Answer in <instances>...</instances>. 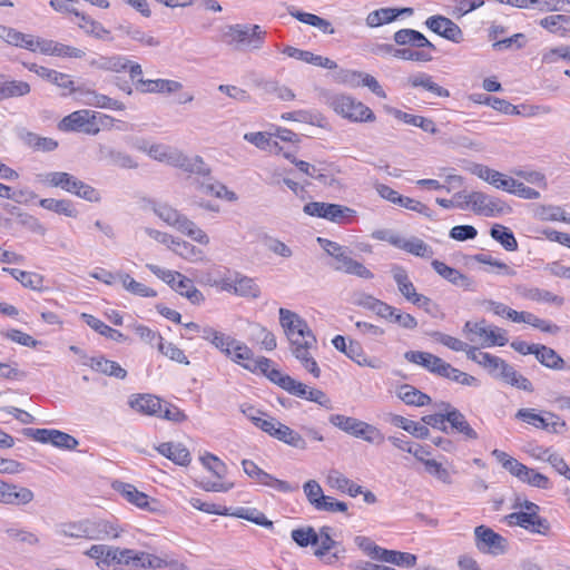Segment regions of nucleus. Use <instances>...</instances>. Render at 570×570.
<instances>
[{
    "instance_id": "obj_1",
    "label": "nucleus",
    "mask_w": 570,
    "mask_h": 570,
    "mask_svg": "<svg viewBox=\"0 0 570 570\" xmlns=\"http://www.w3.org/2000/svg\"><path fill=\"white\" fill-rule=\"evenodd\" d=\"M279 323L289 341L291 352L294 357H299L302 353L314 348L317 340L309 328L308 324L297 313L281 307Z\"/></svg>"
},
{
    "instance_id": "obj_2",
    "label": "nucleus",
    "mask_w": 570,
    "mask_h": 570,
    "mask_svg": "<svg viewBox=\"0 0 570 570\" xmlns=\"http://www.w3.org/2000/svg\"><path fill=\"white\" fill-rule=\"evenodd\" d=\"M393 40L399 46H411L413 48H397L395 58L415 62H430L433 60L435 46L420 31L414 29H400Z\"/></svg>"
},
{
    "instance_id": "obj_3",
    "label": "nucleus",
    "mask_w": 570,
    "mask_h": 570,
    "mask_svg": "<svg viewBox=\"0 0 570 570\" xmlns=\"http://www.w3.org/2000/svg\"><path fill=\"white\" fill-rule=\"evenodd\" d=\"M267 32L258 24L236 23L226 27L223 33L228 46L236 50L255 51L263 48Z\"/></svg>"
},
{
    "instance_id": "obj_4",
    "label": "nucleus",
    "mask_w": 570,
    "mask_h": 570,
    "mask_svg": "<svg viewBox=\"0 0 570 570\" xmlns=\"http://www.w3.org/2000/svg\"><path fill=\"white\" fill-rule=\"evenodd\" d=\"M317 243L327 255L335 259V264L333 265L335 271L355 275L364 279L374 277L373 273L367 267L350 256V250L346 247L322 237L317 238Z\"/></svg>"
},
{
    "instance_id": "obj_5",
    "label": "nucleus",
    "mask_w": 570,
    "mask_h": 570,
    "mask_svg": "<svg viewBox=\"0 0 570 570\" xmlns=\"http://www.w3.org/2000/svg\"><path fill=\"white\" fill-rule=\"evenodd\" d=\"M513 508H521L524 511L513 512L505 517L509 525H519L531 533L548 535L551 527L546 518L539 515V505L524 500L517 502Z\"/></svg>"
},
{
    "instance_id": "obj_6",
    "label": "nucleus",
    "mask_w": 570,
    "mask_h": 570,
    "mask_svg": "<svg viewBox=\"0 0 570 570\" xmlns=\"http://www.w3.org/2000/svg\"><path fill=\"white\" fill-rule=\"evenodd\" d=\"M154 213L167 225L175 227L178 232L187 235L194 242L202 245L209 243L207 234L197 227V225L180 214L177 209L167 204H158L154 206Z\"/></svg>"
},
{
    "instance_id": "obj_7",
    "label": "nucleus",
    "mask_w": 570,
    "mask_h": 570,
    "mask_svg": "<svg viewBox=\"0 0 570 570\" xmlns=\"http://www.w3.org/2000/svg\"><path fill=\"white\" fill-rule=\"evenodd\" d=\"M272 382L296 397L315 402L327 410L333 409L332 401L325 392L318 389L308 387L306 384L296 381L288 374H284L283 372H272Z\"/></svg>"
},
{
    "instance_id": "obj_8",
    "label": "nucleus",
    "mask_w": 570,
    "mask_h": 570,
    "mask_svg": "<svg viewBox=\"0 0 570 570\" xmlns=\"http://www.w3.org/2000/svg\"><path fill=\"white\" fill-rule=\"evenodd\" d=\"M328 106L341 117L353 122H372L374 112L363 102L345 94H334L327 98Z\"/></svg>"
},
{
    "instance_id": "obj_9",
    "label": "nucleus",
    "mask_w": 570,
    "mask_h": 570,
    "mask_svg": "<svg viewBox=\"0 0 570 570\" xmlns=\"http://www.w3.org/2000/svg\"><path fill=\"white\" fill-rule=\"evenodd\" d=\"M328 421L343 432L354 438L362 439L368 443L381 444L385 440L384 434L376 426L356 417L332 414Z\"/></svg>"
},
{
    "instance_id": "obj_10",
    "label": "nucleus",
    "mask_w": 570,
    "mask_h": 570,
    "mask_svg": "<svg viewBox=\"0 0 570 570\" xmlns=\"http://www.w3.org/2000/svg\"><path fill=\"white\" fill-rule=\"evenodd\" d=\"M454 197L463 199V203L458 204L461 209L471 206V209L475 214L487 217H493L511 210L501 199L489 196L482 191H472L470 194L456 193Z\"/></svg>"
},
{
    "instance_id": "obj_11",
    "label": "nucleus",
    "mask_w": 570,
    "mask_h": 570,
    "mask_svg": "<svg viewBox=\"0 0 570 570\" xmlns=\"http://www.w3.org/2000/svg\"><path fill=\"white\" fill-rule=\"evenodd\" d=\"M463 333L469 341L482 346H504L508 343L507 332L500 327L488 325L485 320L465 322Z\"/></svg>"
},
{
    "instance_id": "obj_12",
    "label": "nucleus",
    "mask_w": 570,
    "mask_h": 570,
    "mask_svg": "<svg viewBox=\"0 0 570 570\" xmlns=\"http://www.w3.org/2000/svg\"><path fill=\"white\" fill-rule=\"evenodd\" d=\"M234 362L240 364L244 368L250 372H261L272 382V372H281L277 368H274L273 361L261 356L258 358H254L253 351L245 345L236 341L235 345L232 348V355L229 356Z\"/></svg>"
},
{
    "instance_id": "obj_13",
    "label": "nucleus",
    "mask_w": 570,
    "mask_h": 570,
    "mask_svg": "<svg viewBox=\"0 0 570 570\" xmlns=\"http://www.w3.org/2000/svg\"><path fill=\"white\" fill-rule=\"evenodd\" d=\"M24 436L40 443H50L56 448L63 450H75L79 442L72 435L55 429H31L22 430Z\"/></svg>"
},
{
    "instance_id": "obj_14",
    "label": "nucleus",
    "mask_w": 570,
    "mask_h": 570,
    "mask_svg": "<svg viewBox=\"0 0 570 570\" xmlns=\"http://www.w3.org/2000/svg\"><path fill=\"white\" fill-rule=\"evenodd\" d=\"M58 128L61 131H82L88 135L99 132V127L96 122V114L87 109L77 110L63 117Z\"/></svg>"
},
{
    "instance_id": "obj_15",
    "label": "nucleus",
    "mask_w": 570,
    "mask_h": 570,
    "mask_svg": "<svg viewBox=\"0 0 570 570\" xmlns=\"http://www.w3.org/2000/svg\"><path fill=\"white\" fill-rule=\"evenodd\" d=\"M475 546L484 553L498 556L507 551V539L491 528L479 525L474 529Z\"/></svg>"
},
{
    "instance_id": "obj_16",
    "label": "nucleus",
    "mask_w": 570,
    "mask_h": 570,
    "mask_svg": "<svg viewBox=\"0 0 570 570\" xmlns=\"http://www.w3.org/2000/svg\"><path fill=\"white\" fill-rule=\"evenodd\" d=\"M244 472L253 479L255 482L272 488L278 492L287 493L294 491L296 488L292 487L288 482L276 479L272 474L262 470L255 462L252 460H243L242 461Z\"/></svg>"
},
{
    "instance_id": "obj_17",
    "label": "nucleus",
    "mask_w": 570,
    "mask_h": 570,
    "mask_svg": "<svg viewBox=\"0 0 570 570\" xmlns=\"http://www.w3.org/2000/svg\"><path fill=\"white\" fill-rule=\"evenodd\" d=\"M425 26L431 31L449 41L460 43L463 40V31L461 28L450 18L444 16L436 14L429 17L425 20Z\"/></svg>"
},
{
    "instance_id": "obj_18",
    "label": "nucleus",
    "mask_w": 570,
    "mask_h": 570,
    "mask_svg": "<svg viewBox=\"0 0 570 570\" xmlns=\"http://www.w3.org/2000/svg\"><path fill=\"white\" fill-rule=\"evenodd\" d=\"M440 410L446 411L449 428L462 434L465 440H476L479 438L476 431L469 424L465 415L449 402H441L436 405Z\"/></svg>"
},
{
    "instance_id": "obj_19",
    "label": "nucleus",
    "mask_w": 570,
    "mask_h": 570,
    "mask_svg": "<svg viewBox=\"0 0 570 570\" xmlns=\"http://www.w3.org/2000/svg\"><path fill=\"white\" fill-rule=\"evenodd\" d=\"M32 52L39 50L43 55L80 59L86 53L83 50L57 42L55 40L35 38Z\"/></svg>"
},
{
    "instance_id": "obj_20",
    "label": "nucleus",
    "mask_w": 570,
    "mask_h": 570,
    "mask_svg": "<svg viewBox=\"0 0 570 570\" xmlns=\"http://www.w3.org/2000/svg\"><path fill=\"white\" fill-rule=\"evenodd\" d=\"M75 95L77 100L82 102L83 105L96 107V108H106L112 110H124L125 105L116 99H112L106 95L98 94L95 90H91L86 87H77L75 90Z\"/></svg>"
},
{
    "instance_id": "obj_21",
    "label": "nucleus",
    "mask_w": 570,
    "mask_h": 570,
    "mask_svg": "<svg viewBox=\"0 0 570 570\" xmlns=\"http://www.w3.org/2000/svg\"><path fill=\"white\" fill-rule=\"evenodd\" d=\"M433 269L445 281L451 283L456 287H461L464 291L474 292L476 291V283L470 276L461 273L459 269H455L451 266H448L445 263L434 259L431 263Z\"/></svg>"
},
{
    "instance_id": "obj_22",
    "label": "nucleus",
    "mask_w": 570,
    "mask_h": 570,
    "mask_svg": "<svg viewBox=\"0 0 570 570\" xmlns=\"http://www.w3.org/2000/svg\"><path fill=\"white\" fill-rule=\"evenodd\" d=\"M128 405L137 413L149 416H160L163 411V401L153 394H134Z\"/></svg>"
},
{
    "instance_id": "obj_23",
    "label": "nucleus",
    "mask_w": 570,
    "mask_h": 570,
    "mask_svg": "<svg viewBox=\"0 0 570 570\" xmlns=\"http://www.w3.org/2000/svg\"><path fill=\"white\" fill-rule=\"evenodd\" d=\"M121 530L116 523L107 520L87 519V540H108L120 535Z\"/></svg>"
},
{
    "instance_id": "obj_24",
    "label": "nucleus",
    "mask_w": 570,
    "mask_h": 570,
    "mask_svg": "<svg viewBox=\"0 0 570 570\" xmlns=\"http://www.w3.org/2000/svg\"><path fill=\"white\" fill-rule=\"evenodd\" d=\"M181 88V82L169 79L139 78L136 81V89L142 94H173Z\"/></svg>"
},
{
    "instance_id": "obj_25",
    "label": "nucleus",
    "mask_w": 570,
    "mask_h": 570,
    "mask_svg": "<svg viewBox=\"0 0 570 570\" xmlns=\"http://www.w3.org/2000/svg\"><path fill=\"white\" fill-rule=\"evenodd\" d=\"M515 292L520 297L532 302L552 304L558 307L564 304V298L562 296L556 295L550 291L541 289L539 287L518 285L515 287Z\"/></svg>"
},
{
    "instance_id": "obj_26",
    "label": "nucleus",
    "mask_w": 570,
    "mask_h": 570,
    "mask_svg": "<svg viewBox=\"0 0 570 570\" xmlns=\"http://www.w3.org/2000/svg\"><path fill=\"white\" fill-rule=\"evenodd\" d=\"M391 245L422 258H431L434 255L432 247L415 236L405 238L399 235L391 239Z\"/></svg>"
},
{
    "instance_id": "obj_27",
    "label": "nucleus",
    "mask_w": 570,
    "mask_h": 570,
    "mask_svg": "<svg viewBox=\"0 0 570 570\" xmlns=\"http://www.w3.org/2000/svg\"><path fill=\"white\" fill-rule=\"evenodd\" d=\"M83 365L91 367L94 371L112 376L119 380H125L127 371L115 361L107 360L104 356H95L83 362Z\"/></svg>"
},
{
    "instance_id": "obj_28",
    "label": "nucleus",
    "mask_w": 570,
    "mask_h": 570,
    "mask_svg": "<svg viewBox=\"0 0 570 570\" xmlns=\"http://www.w3.org/2000/svg\"><path fill=\"white\" fill-rule=\"evenodd\" d=\"M98 159L106 160L108 164L122 168H135L137 163L130 155L125 151L117 150L106 145H99Z\"/></svg>"
},
{
    "instance_id": "obj_29",
    "label": "nucleus",
    "mask_w": 570,
    "mask_h": 570,
    "mask_svg": "<svg viewBox=\"0 0 570 570\" xmlns=\"http://www.w3.org/2000/svg\"><path fill=\"white\" fill-rule=\"evenodd\" d=\"M223 289L233 292L236 295L249 298H257L261 295V289L253 278L247 276L237 277L233 282H226Z\"/></svg>"
},
{
    "instance_id": "obj_30",
    "label": "nucleus",
    "mask_w": 570,
    "mask_h": 570,
    "mask_svg": "<svg viewBox=\"0 0 570 570\" xmlns=\"http://www.w3.org/2000/svg\"><path fill=\"white\" fill-rule=\"evenodd\" d=\"M157 451L175 464L186 466L190 463V453L181 443L165 442L157 446Z\"/></svg>"
},
{
    "instance_id": "obj_31",
    "label": "nucleus",
    "mask_w": 570,
    "mask_h": 570,
    "mask_svg": "<svg viewBox=\"0 0 570 570\" xmlns=\"http://www.w3.org/2000/svg\"><path fill=\"white\" fill-rule=\"evenodd\" d=\"M0 39L6 41L10 46L23 48L27 50H33L35 37L18 31L14 28L0 24Z\"/></svg>"
},
{
    "instance_id": "obj_32",
    "label": "nucleus",
    "mask_w": 570,
    "mask_h": 570,
    "mask_svg": "<svg viewBox=\"0 0 570 570\" xmlns=\"http://www.w3.org/2000/svg\"><path fill=\"white\" fill-rule=\"evenodd\" d=\"M393 279L395 281L400 293L411 303L420 295L413 283L410 281L407 272L400 265H394L391 269Z\"/></svg>"
},
{
    "instance_id": "obj_33",
    "label": "nucleus",
    "mask_w": 570,
    "mask_h": 570,
    "mask_svg": "<svg viewBox=\"0 0 570 570\" xmlns=\"http://www.w3.org/2000/svg\"><path fill=\"white\" fill-rule=\"evenodd\" d=\"M513 322L529 324L544 333L557 334L560 332V327L549 321L542 320L530 312H518L513 313Z\"/></svg>"
},
{
    "instance_id": "obj_34",
    "label": "nucleus",
    "mask_w": 570,
    "mask_h": 570,
    "mask_svg": "<svg viewBox=\"0 0 570 570\" xmlns=\"http://www.w3.org/2000/svg\"><path fill=\"white\" fill-rule=\"evenodd\" d=\"M288 13L297 19L298 21L318 28L322 32L332 35L334 33V28L332 23L314 13L303 12L301 10L295 9L294 7L288 8Z\"/></svg>"
},
{
    "instance_id": "obj_35",
    "label": "nucleus",
    "mask_w": 570,
    "mask_h": 570,
    "mask_svg": "<svg viewBox=\"0 0 570 570\" xmlns=\"http://www.w3.org/2000/svg\"><path fill=\"white\" fill-rule=\"evenodd\" d=\"M9 490H6L4 497L2 498L3 504L10 505H26L35 499L33 492L24 487H20L13 483H9Z\"/></svg>"
},
{
    "instance_id": "obj_36",
    "label": "nucleus",
    "mask_w": 570,
    "mask_h": 570,
    "mask_svg": "<svg viewBox=\"0 0 570 570\" xmlns=\"http://www.w3.org/2000/svg\"><path fill=\"white\" fill-rule=\"evenodd\" d=\"M42 180L52 187H60L71 194H73L80 181V179L65 171L48 173L43 176Z\"/></svg>"
},
{
    "instance_id": "obj_37",
    "label": "nucleus",
    "mask_w": 570,
    "mask_h": 570,
    "mask_svg": "<svg viewBox=\"0 0 570 570\" xmlns=\"http://www.w3.org/2000/svg\"><path fill=\"white\" fill-rule=\"evenodd\" d=\"M390 423L394 426H397L413 436L417 439H428L430 435V431L428 426L422 425L417 422H414L412 420H409L402 415L393 414L390 417Z\"/></svg>"
},
{
    "instance_id": "obj_38",
    "label": "nucleus",
    "mask_w": 570,
    "mask_h": 570,
    "mask_svg": "<svg viewBox=\"0 0 570 570\" xmlns=\"http://www.w3.org/2000/svg\"><path fill=\"white\" fill-rule=\"evenodd\" d=\"M540 26L552 33L561 37H570V16L556 14L549 16L540 21Z\"/></svg>"
},
{
    "instance_id": "obj_39",
    "label": "nucleus",
    "mask_w": 570,
    "mask_h": 570,
    "mask_svg": "<svg viewBox=\"0 0 570 570\" xmlns=\"http://www.w3.org/2000/svg\"><path fill=\"white\" fill-rule=\"evenodd\" d=\"M81 318L86 322V324L89 327H91L94 331L98 332L100 335L106 336L116 342L126 341V336L121 332H119L115 328H111L110 326H108L107 324H105L102 321L95 317L94 315L82 313Z\"/></svg>"
},
{
    "instance_id": "obj_40",
    "label": "nucleus",
    "mask_w": 570,
    "mask_h": 570,
    "mask_svg": "<svg viewBox=\"0 0 570 570\" xmlns=\"http://www.w3.org/2000/svg\"><path fill=\"white\" fill-rule=\"evenodd\" d=\"M173 289L181 296L186 297L191 304L199 305L205 299L203 293L195 287L193 281L183 274L179 276Z\"/></svg>"
},
{
    "instance_id": "obj_41",
    "label": "nucleus",
    "mask_w": 570,
    "mask_h": 570,
    "mask_svg": "<svg viewBox=\"0 0 570 570\" xmlns=\"http://www.w3.org/2000/svg\"><path fill=\"white\" fill-rule=\"evenodd\" d=\"M119 490L128 502L135 504L140 509L149 511L154 510V508L150 507V503H156V501H150L149 497L146 493L138 491L132 484L122 483Z\"/></svg>"
},
{
    "instance_id": "obj_42",
    "label": "nucleus",
    "mask_w": 570,
    "mask_h": 570,
    "mask_svg": "<svg viewBox=\"0 0 570 570\" xmlns=\"http://www.w3.org/2000/svg\"><path fill=\"white\" fill-rule=\"evenodd\" d=\"M534 356L546 367L561 370L564 366L563 358L553 348L546 345L538 344Z\"/></svg>"
},
{
    "instance_id": "obj_43",
    "label": "nucleus",
    "mask_w": 570,
    "mask_h": 570,
    "mask_svg": "<svg viewBox=\"0 0 570 570\" xmlns=\"http://www.w3.org/2000/svg\"><path fill=\"white\" fill-rule=\"evenodd\" d=\"M274 439H276L289 446H293L295 449H299V450L307 449V443L304 440V438L298 432L294 431L293 429H291L289 426L283 424V423H281L277 426V431H275Z\"/></svg>"
},
{
    "instance_id": "obj_44",
    "label": "nucleus",
    "mask_w": 570,
    "mask_h": 570,
    "mask_svg": "<svg viewBox=\"0 0 570 570\" xmlns=\"http://www.w3.org/2000/svg\"><path fill=\"white\" fill-rule=\"evenodd\" d=\"M397 396L407 405L424 406L431 403V397L412 385L400 386Z\"/></svg>"
},
{
    "instance_id": "obj_45",
    "label": "nucleus",
    "mask_w": 570,
    "mask_h": 570,
    "mask_svg": "<svg viewBox=\"0 0 570 570\" xmlns=\"http://www.w3.org/2000/svg\"><path fill=\"white\" fill-rule=\"evenodd\" d=\"M3 272L9 273L22 286L33 291H40L43 287V277L37 273L26 272L18 268L4 267Z\"/></svg>"
},
{
    "instance_id": "obj_46",
    "label": "nucleus",
    "mask_w": 570,
    "mask_h": 570,
    "mask_svg": "<svg viewBox=\"0 0 570 570\" xmlns=\"http://www.w3.org/2000/svg\"><path fill=\"white\" fill-rule=\"evenodd\" d=\"M471 99L476 104L488 105L492 107L494 110L501 111L505 115L519 114L517 106L501 98L485 95H473L471 96Z\"/></svg>"
},
{
    "instance_id": "obj_47",
    "label": "nucleus",
    "mask_w": 570,
    "mask_h": 570,
    "mask_svg": "<svg viewBox=\"0 0 570 570\" xmlns=\"http://www.w3.org/2000/svg\"><path fill=\"white\" fill-rule=\"evenodd\" d=\"M490 235L494 240L499 242L505 250L514 252L518 249V242L508 227L495 224L491 227Z\"/></svg>"
},
{
    "instance_id": "obj_48",
    "label": "nucleus",
    "mask_w": 570,
    "mask_h": 570,
    "mask_svg": "<svg viewBox=\"0 0 570 570\" xmlns=\"http://www.w3.org/2000/svg\"><path fill=\"white\" fill-rule=\"evenodd\" d=\"M492 455L498 460V462L501 463V465L508 472H510L517 479L519 476L528 473L527 465H524L523 463L519 462L517 459L510 456L508 453H505V452H503L501 450L495 449V450L492 451Z\"/></svg>"
},
{
    "instance_id": "obj_49",
    "label": "nucleus",
    "mask_w": 570,
    "mask_h": 570,
    "mask_svg": "<svg viewBox=\"0 0 570 570\" xmlns=\"http://www.w3.org/2000/svg\"><path fill=\"white\" fill-rule=\"evenodd\" d=\"M258 88L267 95H276L281 100L289 101L295 98V94L288 87L281 85L276 80H262L257 83Z\"/></svg>"
},
{
    "instance_id": "obj_50",
    "label": "nucleus",
    "mask_w": 570,
    "mask_h": 570,
    "mask_svg": "<svg viewBox=\"0 0 570 570\" xmlns=\"http://www.w3.org/2000/svg\"><path fill=\"white\" fill-rule=\"evenodd\" d=\"M92 66L100 70L121 72L127 70L129 66V59L122 56L100 57L92 61Z\"/></svg>"
},
{
    "instance_id": "obj_51",
    "label": "nucleus",
    "mask_w": 570,
    "mask_h": 570,
    "mask_svg": "<svg viewBox=\"0 0 570 570\" xmlns=\"http://www.w3.org/2000/svg\"><path fill=\"white\" fill-rule=\"evenodd\" d=\"M404 357L411 363L423 366L431 373H434V367L438 366L441 360V357L432 353L421 351H409L405 353Z\"/></svg>"
},
{
    "instance_id": "obj_52",
    "label": "nucleus",
    "mask_w": 570,
    "mask_h": 570,
    "mask_svg": "<svg viewBox=\"0 0 570 570\" xmlns=\"http://www.w3.org/2000/svg\"><path fill=\"white\" fill-rule=\"evenodd\" d=\"M39 204L47 210H51L67 217H76L78 214L72 203L67 199L43 198Z\"/></svg>"
},
{
    "instance_id": "obj_53",
    "label": "nucleus",
    "mask_w": 570,
    "mask_h": 570,
    "mask_svg": "<svg viewBox=\"0 0 570 570\" xmlns=\"http://www.w3.org/2000/svg\"><path fill=\"white\" fill-rule=\"evenodd\" d=\"M171 250L181 258L190 262H198L202 261L204 257V253L202 249L181 239L175 240Z\"/></svg>"
},
{
    "instance_id": "obj_54",
    "label": "nucleus",
    "mask_w": 570,
    "mask_h": 570,
    "mask_svg": "<svg viewBox=\"0 0 570 570\" xmlns=\"http://www.w3.org/2000/svg\"><path fill=\"white\" fill-rule=\"evenodd\" d=\"M327 220L335 224H348L355 217L356 212L340 204H330Z\"/></svg>"
},
{
    "instance_id": "obj_55",
    "label": "nucleus",
    "mask_w": 570,
    "mask_h": 570,
    "mask_svg": "<svg viewBox=\"0 0 570 570\" xmlns=\"http://www.w3.org/2000/svg\"><path fill=\"white\" fill-rule=\"evenodd\" d=\"M23 141L36 150L52 151L58 147V142L48 137H40L33 132L27 131L22 135Z\"/></svg>"
},
{
    "instance_id": "obj_56",
    "label": "nucleus",
    "mask_w": 570,
    "mask_h": 570,
    "mask_svg": "<svg viewBox=\"0 0 570 570\" xmlns=\"http://www.w3.org/2000/svg\"><path fill=\"white\" fill-rule=\"evenodd\" d=\"M393 21H395L393 8H380L370 12L365 19L366 26L370 28H377Z\"/></svg>"
},
{
    "instance_id": "obj_57",
    "label": "nucleus",
    "mask_w": 570,
    "mask_h": 570,
    "mask_svg": "<svg viewBox=\"0 0 570 570\" xmlns=\"http://www.w3.org/2000/svg\"><path fill=\"white\" fill-rule=\"evenodd\" d=\"M292 540L301 548L318 544V534L312 527L294 529Z\"/></svg>"
},
{
    "instance_id": "obj_58",
    "label": "nucleus",
    "mask_w": 570,
    "mask_h": 570,
    "mask_svg": "<svg viewBox=\"0 0 570 570\" xmlns=\"http://www.w3.org/2000/svg\"><path fill=\"white\" fill-rule=\"evenodd\" d=\"M229 514L240 519H245L247 521H250L257 525H262L265 528L273 527V522L268 520L263 512L256 509L238 508L235 512Z\"/></svg>"
},
{
    "instance_id": "obj_59",
    "label": "nucleus",
    "mask_w": 570,
    "mask_h": 570,
    "mask_svg": "<svg viewBox=\"0 0 570 570\" xmlns=\"http://www.w3.org/2000/svg\"><path fill=\"white\" fill-rule=\"evenodd\" d=\"M199 189L207 195H214L219 198L226 197L229 200L236 199L234 191H229L225 185L218 181H210L209 178L199 183Z\"/></svg>"
},
{
    "instance_id": "obj_60",
    "label": "nucleus",
    "mask_w": 570,
    "mask_h": 570,
    "mask_svg": "<svg viewBox=\"0 0 570 570\" xmlns=\"http://www.w3.org/2000/svg\"><path fill=\"white\" fill-rule=\"evenodd\" d=\"M345 355L361 366H370L373 368L376 367L374 362L366 357L362 345L357 341H350L348 347L345 351Z\"/></svg>"
},
{
    "instance_id": "obj_61",
    "label": "nucleus",
    "mask_w": 570,
    "mask_h": 570,
    "mask_svg": "<svg viewBox=\"0 0 570 570\" xmlns=\"http://www.w3.org/2000/svg\"><path fill=\"white\" fill-rule=\"evenodd\" d=\"M58 533L66 538L87 539V520L63 523L60 525Z\"/></svg>"
},
{
    "instance_id": "obj_62",
    "label": "nucleus",
    "mask_w": 570,
    "mask_h": 570,
    "mask_svg": "<svg viewBox=\"0 0 570 570\" xmlns=\"http://www.w3.org/2000/svg\"><path fill=\"white\" fill-rule=\"evenodd\" d=\"M158 351L175 362L186 365L189 364V361L186 357L184 351L176 346L174 343L164 342L163 337H159Z\"/></svg>"
},
{
    "instance_id": "obj_63",
    "label": "nucleus",
    "mask_w": 570,
    "mask_h": 570,
    "mask_svg": "<svg viewBox=\"0 0 570 570\" xmlns=\"http://www.w3.org/2000/svg\"><path fill=\"white\" fill-rule=\"evenodd\" d=\"M183 161L178 164V168L191 174L207 176L209 173L208 167L199 156L187 157L185 156Z\"/></svg>"
},
{
    "instance_id": "obj_64",
    "label": "nucleus",
    "mask_w": 570,
    "mask_h": 570,
    "mask_svg": "<svg viewBox=\"0 0 570 570\" xmlns=\"http://www.w3.org/2000/svg\"><path fill=\"white\" fill-rule=\"evenodd\" d=\"M30 85L22 80L6 81L1 87L4 97H22L30 92Z\"/></svg>"
}]
</instances>
